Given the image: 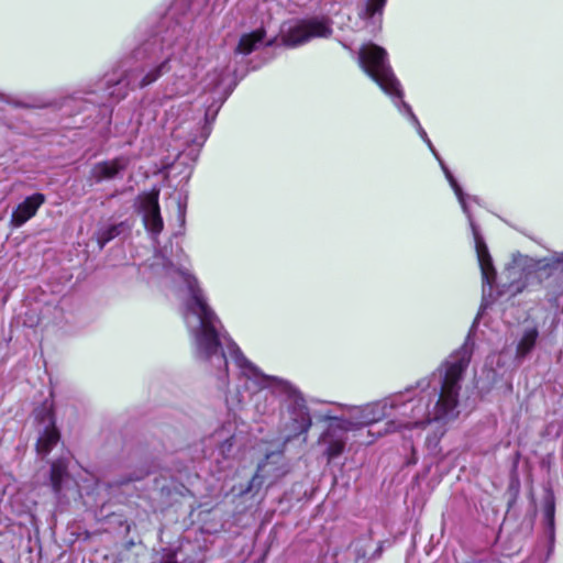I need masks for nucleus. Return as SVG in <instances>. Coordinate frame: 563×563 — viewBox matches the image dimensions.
<instances>
[{
  "label": "nucleus",
  "mask_w": 563,
  "mask_h": 563,
  "mask_svg": "<svg viewBox=\"0 0 563 563\" xmlns=\"http://www.w3.org/2000/svg\"><path fill=\"white\" fill-rule=\"evenodd\" d=\"M142 477H143V474L137 475V476H135V477H129V478L122 479V481L118 482L117 484H118V485H124V484H126V483H129V482L140 481Z\"/></svg>",
  "instance_id": "22"
},
{
  "label": "nucleus",
  "mask_w": 563,
  "mask_h": 563,
  "mask_svg": "<svg viewBox=\"0 0 563 563\" xmlns=\"http://www.w3.org/2000/svg\"><path fill=\"white\" fill-rule=\"evenodd\" d=\"M384 550V542H380L376 552L374 553V556L378 558L380 555V553L383 552Z\"/></svg>",
  "instance_id": "24"
},
{
  "label": "nucleus",
  "mask_w": 563,
  "mask_h": 563,
  "mask_svg": "<svg viewBox=\"0 0 563 563\" xmlns=\"http://www.w3.org/2000/svg\"><path fill=\"white\" fill-rule=\"evenodd\" d=\"M394 409L398 410L401 415H408L410 409V416L416 419L413 423H419L428 417L427 405L422 402H406L402 396H388L364 404L362 408L351 409L352 420H334L332 424L325 426L318 439V445L322 448V453L328 462L333 461L344 452L349 432L360 431L389 418Z\"/></svg>",
  "instance_id": "6"
},
{
  "label": "nucleus",
  "mask_w": 563,
  "mask_h": 563,
  "mask_svg": "<svg viewBox=\"0 0 563 563\" xmlns=\"http://www.w3.org/2000/svg\"><path fill=\"white\" fill-rule=\"evenodd\" d=\"M208 442L209 444L217 445L213 452L217 453V461H219V457L227 460L231 455L234 446V437L231 427L223 426L209 437Z\"/></svg>",
  "instance_id": "13"
},
{
  "label": "nucleus",
  "mask_w": 563,
  "mask_h": 563,
  "mask_svg": "<svg viewBox=\"0 0 563 563\" xmlns=\"http://www.w3.org/2000/svg\"><path fill=\"white\" fill-rule=\"evenodd\" d=\"M411 124L438 159L446 180L453 189L461 208L468 220L483 279L482 307L490 305L503 295L516 296L529 286L542 284L544 282H549V286L553 284L558 289L563 290V252H555L550 257L543 258H533L527 255L517 254L514 256L512 264L507 268L508 278L511 280L509 284L496 286L495 290L496 269L488 252V247L481 234L479 227L476 224L472 213V203L478 205V198L475 196H466L464 194L462 187L434 148L419 120L417 119V122H412Z\"/></svg>",
  "instance_id": "3"
},
{
  "label": "nucleus",
  "mask_w": 563,
  "mask_h": 563,
  "mask_svg": "<svg viewBox=\"0 0 563 563\" xmlns=\"http://www.w3.org/2000/svg\"><path fill=\"white\" fill-rule=\"evenodd\" d=\"M227 77L228 70L225 67L216 68L207 75L205 89L214 92L218 96L219 103L214 110H211V107L207 109L203 118L196 114L190 106L185 102L173 104L166 111V125L170 130L172 136L187 145V148L179 153L169 166V174L184 166V169L179 172L183 174L181 179L187 181L190 178L200 148L211 133V125L217 113L231 92V90L223 87Z\"/></svg>",
  "instance_id": "5"
},
{
  "label": "nucleus",
  "mask_w": 563,
  "mask_h": 563,
  "mask_svg": "<svg viewBox=\"0 0 563 563\" xmlns=\"http://www.w3.org/2000/svg\"><path fill=\"white\" fill-rule=\"evenodd\" d=\"M333 406H334V409L327 410L319 416V418H318L319 421L325 422L327 424H332V422L336 419L352 420V418H351L352 410L351 409L362 408V405L355 406V405H347V404H342V402H335V404H333Z\"/></svg>",
  "instance_id": "17"
},
{
  "label": "nucleus",
  "mask_w": 563,
  "mask_h": 563,
  "mask_svg": "<svg viewBox=\"0 0 563 563\" xmlns=\"http://www.w3.org/2000/svg\"><path fill=\"white\" fill-rule=\"evenodd\" d=\"M0 563H2V562L0 561Z\"/></svg>",
  "instance_id": "27"
},
{
  "label": "nucleus",
  "mask_w": 563,
  "mask_h": 563,
  "mask_svg": "<svg viewBox=\"0 0 563 563\" xmlns=\"http://www.w3.org/2000/svg\"><path fill=\"white\" fill-rule=\"evenodd\" d=\"M358 64L364 73L391 98L399 113L406 117L410 123L417 122V115L410 104L404 100V90L391 70L387 52L376 44H365L360 48Z\"/></svg>",
  "instance_id": "7"
},
{
  "label": "nucleus",
  "mask_w": 563,
  "mask_h": 563,
  "mask_svg": "<svg viewBox=\"0 0 563 563\" xmlns=\"http://www.w3.org/2000/svg\"><path fill=\"white\" fill-rule=\"evenodd\" d=\"M474 351V342L471 334L467 335L464 344L442 363L429 377L422 378L415 388L407 389L405 393L394 394L393 396H402L406 402H422L428 406V417L419 423L408 415H401L394 409L390 419L386 422L384 433L404 432L406 430L422 429L434 422L435 430L428 434L426 445L431 454L439 453V443L445 433V423L456 419L460 415V390L461 383L466 368L468 367Z\"/></svg>",
  "instance_id": "4"
},
{
  "label": "nucleus",
  "mask_w": 563,
  "mask_h": 563,
  "mask_svg": "<svg viewBox=\"0 0 563 563\" xmlns=\"http://www.w3.org/2000/svg\"><path fill=\"white\" fill-rule=\"evenodd\" d=\"M554 497L552 494H548L544 498V518L551 529H553L554 526Z\"/></svg>",
  "instance_id": "21"
},
{
  "label": "nucleus",
  "mask_w": 563,
  "mask_h": 563,
  "mask_svg": "<svg viewBox=\"0 0 563 563\" xmlns=\"http://www.w3.org/2000/svg\"><path fill=\"white\" fill-rule=\"evenodd\" d=\"M177 205H178L179 216L184 219V216H185V205L181 202L180 199L178 200Z\"/></svg>",
  "instance_id": "23"
},
{
  "label": "nucleus",
  "mask_w": 563,
  "mask_h": 563,
  "mask_svg": "<svg viewBox=\"0 0 563 563\" xmlns=\"http://www.w3.org/2000/svg\"><path fill=\"white\" fill-rule=\"evenodd\" d=\"M332 33L331 19L325 15H316L285 23L280 31V40L285 46L295 48L313 38H328Z\"/></svg>",
  "instance_id": "8"
},
{
  "label": "nucleus",
  "mask_w": 563,
  "mask_h": 563,
  "mask_svg": "<svg viewBox=\"0 0 563 563\" xmlns=\"http://www.w3.org/2000/svg\"><path fill=\"white\" fill-rule=\"evenodd\" d=\"M199 60V45L194 38L180 29H173L162 37L158 49L153 48L150 60L141 68L125 71L120 77L108 78L102 95L98 96L91 87L75 91L67 101L81 100L84 96H93L91 102L97 104H112L124 99L129 91L135 88H145L157 81L163 75L172 71L165 86V95L173 96L187 93L197 76L196 67Z\"/></svg>",
  "instance_id": "2"
},
{
  "label": "nucleus",
  "mask_w": 563,
  "mask_h": 563,
  "mask_svg": "<svg viewBox=\"0 0 563 563\" xmlns=\"http://www.w3.org/2000/svg\"><path fill=\"white\" fill-rule=\"evenodd\" d=\"M34 417L38 423L36 452L38 455L44 457L48 455L53 448L59 442L60 433L56 428L52 406L44 404L34 411Z\"/></svg>",
  "instance_id": "9"
},
{
  "label": "nucleus",
  "mask_w": 563,
  "mask_h": 563,
  "mask_svg": "<svg viewBox=\"0 0 563 563\" xmlns=\"http://www.w3.org/2000/svg\"><path fill=\"white\" fill-rule=\"evenodd\" d=\"M139 209L143 217V222L146 230L153 235H158L163 228L164 222L161 216L158 205V192H148L139 197Z\"/></svg>",
  "instance_id": "10"
},
{
  "label": "nucleus",
  "mask_w": 563,
  "mask_h": 563,
  "mask_svg": "<svg viewBox=\"0 0 563 563\" xmlns=\"http://www.w3.org/2000/svg\"><path fill=\"white\" fill-rule=\"evenodd\" d=\"M162 563H177L175 555H168Z\"/></svg>",
  "instance_id": "25"
},
{
  "label": "nucleus",
  "mask_w": 563,
  "mask_h": 563,
  "mask_svg": "<svg viewBox=\"0 0 563 563\" xmlns=\"http://www.w3.org/2000/svg\"><path fill=\"white\" fill-rule=\"evenodd\" d=\"M68 477L69 474L67 460L65 457H59L53 461L49 471V484L57 497L60 495L64 484Z\"/></svg>",
  "instance_id": "15"
},
{
  "label": "nucleus",
  "mask_w": 563,
  "mask_h": 563,
  "mask_svg": "<svg viewBox=\"0 0 563 563\" xmlns=\"http://www.w3.org/2000/svg\"><path fill=\"white\" fill-rule=\"evenodd\" d=\"M539 338V330L536 324H527L522 328L516 346V360L522 361L534 349Z\"/></svg>",
  "instance_id": "14"
},
{
  "label": "nucleus",
  "mask_w": 563,
  "mask_h": 563,
  "mask_svg": "<svg viewBox=\"0 0 563 563\" xmlns=\"http://www.w3.org/2000/svg\"><path fill=\"white\" fill-rule=\"evenodd\" d=\"M283 474H284V472L278 471V473H276V474L274 475V477H275V478H276V477H279V476H280V475H283Z\"/></svg>",
  "instance_id": "26"
},
{
  "label": "nucleus",
  "mask_w": 563,
  "mask_h": 563,
  "mask_svg": "<svg viewBox=\"0 0 563 563\" xmlns=\"http://www.w3.org/2000/svg\"><path fill=\"white\" fill-rule=\"evenodd\" d=\"M265 30L257 29L251 33L241 36L240 42L235 48V52L243 55H249L255 51L265 38Z\"/></svg>",
  "instance_id": "16"
},
{
  "label": "nucleus",
  "mask_w": 563,
  "mask_h": 563,
  "mask_svg": "<svg viewBox=\"0 0 563 563\" xmlns=\"http://www.w3.org/2000/svg\"><path fill=\"white\" fill-rule=\"evenodd\" d=\"M46 198L43 194L36 192L26 197L13 210L10 224L13 228H21L30 219H32L41 206L45 202Z\"/></svg>",
  "instance_id": "11"
},
{
  "label": "nucleus",
  "mask_w": 563,
  "mask_h": 563,
  "mask_svg": "<svg viewBox=\"0 0 563 563\" xmlns=\"http://www.w3.org/2000/svg\"><path fill=\"white\" fill-rule=\"evenodd\" d=\"M179 253L176 261L156 255L153 266H162L166 277L186 289L183 318L191 338L195 358L212 371L219 387L224 388L229 385V355L239 371L244 389L254 397L255 410L260 415L273 413L276 399L286 407L288 421L284 428L285 442L308 433L312 420L301 391L287 379L264 374L243 354L209 306L198 279L190 272L188 256L183 250Z\"/></svg>",
  "instance_id": "1"
},
{
  "label": "nucleus",
  "mask_w": 563,
  "mask_h": 563,
  "mask_svg": "<svg viewBox=\"0 0 563 563\" xmlns=\"http://www.w3.org/2000/svg\"><path fill=\"white\" fill-rule=\"evenodd\" d=\"M387 0H363L360 16L364 20L380 21Z\"/></svg>",
  "instance_id": "19"
},
{
  "label": "nucleus",
  "mask_w": 563,
  "mask_h": 563,
  "mask_svg": "<svg viewBox=\"0 0 563 563\" xmlns=\"http://www.w3.org/2000/svg\"><path fill=\"white\" fill-rule=\"evenodd\" d=\"M130 159L126 156H119L111 161H103L95 164L90 170V178L95 183L111 180L126 169Z\"/></svg>",
  "instance_id": "12"
},
{
  "label": "nucleus",
  "mask_w": 563,
  "mask_h": 563,
  "mask_svg": "<svg viewBox=\"0 0 563 563\" xmlns=\"http://www.w3.org/2000/svg\"><path fill=\"white\" fill-rule=\"evenodd\" d=\"M273 459L274 462H277V461H280L283 459V455L282 453H272V454H267L266 457H265V462L261 463L257 467V472L255 473V475L253 476V478L251 479L247 488L244 490V493H249V492H252L253 488L255 487H260L261 485H263L265 483V479L267 478V467H268V464H269V460Z\"/></svg>",
  "instance_id": "18"
},
{
  "label": "nucleus",
  "mask_w": 563,
  "mask_h": 563,
  "mask_svg": "<svg viewBox=\"0 0 563 563\" xmlns=\"http://www.w3.org/2000/svg\"><path fill=\"white\" fill-rule=\"evenodd\" d=\"M124 229V223L120 222L117 224H110L103 227L97 232V242L100 249H103L107 243L112 241L114 238L119 236Z\"/></svg>",
  "instance_id": "20"
}]
</instances>
